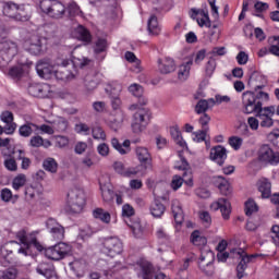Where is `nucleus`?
Returning a JSON list of instances; mask_svg holds the SVG:
<instances>
[{"mask_svg": "<svg viewBox=\"0 0 279 279\" xmlns=\"http://www.w3.org/2000/svg\"><path fill=\"white\" fill-rule=\"evenodd\" d=\"M256 80H263V75L253 72L247 84L248 86H254V90H247L242 94L243 110H247L250 104L252 108H254L258 102L263 104V101H269V94L263 90L265 84H254Z\"/></svg>", "mask_w": 279, "mask_h": 279, "instance_id": "nucleus-1", "label": "nucleus"}, {"mask_svg": "<svg viewBox=\"0 0 279 279\" xmlns=\"http://www.w3.org/2000/svg\"><path fill=\"white\" fill-rule=\"evenodd\" d=\"M86 206V195L83 190L73 189L68 193V206L66 210L77 215L84 210Z\"/></svg>", "mask_w": 279, "mask_h": 279, "instance_id": "nucleus-2", "label": "nucleus"}, {"mask_svg": "<svg viewBox=\"0 0 279 279\" xmlns=\"http://www.w3.org/2000/svg\"><path fill=\"white\" fill-rule=\"evenodd\" d=\"M39 8L44 14L51 16V19H62L66 12V8L58 0H41Z\"/></svg>", "mask_w": 279, "mask_h": 279, "instance_id": "nucleus-3", "label": "nucleus"}, {"mask_svg": "<svg viewBox=\"0 0 279 279\" xmlns=\"http://www.w3.org/2000/svg\"><path fill=\"white\" fill-rule=\"evenodd\" d=\"M149 121H151V111L147 108L138 109L133 114V122H132V131L134 134H141L147 125H149Z\"/></svg>", "mask_w": 279, "mask_h": 279, "instance_id": "nucleus-4", "label": "nucleus"}, {"mask_svg": "<svg viewBox=\"0 0 279 279\" xmlns=\"http://www.w3.org/2000/svg\"><path fill=\"white\" fill-rule=\"evenodd\" d=\"M19 52L16 43L12 40H4L0 43V69H5Z\"/></svg>", "mask_w": 279, "mask_h": 279, "instance_id": "nucleus-5", "label": "nucleus"}, {"mask_svg": "<svg viewBox=\"0 0 279 279\" xmlns=\"http://www.w3.org/2000/svg\"><path fill=\"white\" fill-rule=\"evenodd\" d=\"M102 254L114 258V256L123 253V242L117 236L105 238L102 240Z\"/></svg>", "mask_w": 279, "mask_h": 279, "instance_id": "nucleus-6", "label": "nucleus"}, {"mask_svg": "<svg viewBox=\"0 0 279 279\" xmlns=\"http://www.w3.org/2000/svg\"><path fill=\"white\" fill-rule=\"evenodd\" d=\"M257 158L264 165H279V151H275L270 145L264 144L257 150Z\"/></svg>", "mask_w": 279, "mask_h": 279, "instance_id": "nucleus-7", "label": "nucleus"}, {"mask_svg": "<svg viewBox=\"0 0 279 279\" xmlns=\"http://www.w3.org/2000/svg\"><path fill=\"white\" fill-rule=\"evenodd\" d=\"M71 254V245L60 242L45 250V256L50 260H62Z\"/></svg>", "mask_w": 279, "mask_h": 279, "instance_id": "nucleus-8", "label": "nucleus"}, {"mask_svg": "<svg viewBox=\"0 0 279 279\" xmlns=\"http://www.w3.org/2000/svg\"><path fill=\"white\" fill-rule=\"evenodd\" d=\"M56 66L58 69L70 68V66H78L80 69H86V66L90 65V59L83 57V58H74V60L64 57V54L58 57L54 61Z\"/></svg>", "mask_w": 279, "mask_h": 279, "instance_id": "nucleus-9", "label": "nucleus"}, {"mask_svg": "<svg viewBox=\"0 0 279 279\" xmlns=\"http://www.w3.org/2000/svg\"><path fill=\"white\" fill-rule=\"evenodd\" d=\"M244 114H254L257 118H270L274 119V114H276V107H263V102H257L255 107H252V102H248V107L246 110H243Z\"/></svg>", "mask_w": 279, "mask_h": 279, "instance_id": "nucleus-10", "label": "nucleus"}, {"mask_svg": "<svg viewBox=\"0 0 279 279\" xmlns=\"http://www.w3.org/2000/svg\"><path fill=\"white\" fill-rule=\"evenodd\" d=\"M25 51L33 56H39L43 52V37L34 34L31 35L23 44Z\"/></svg>", "mask_w": 279, "mask_h": 279, "instance_id": "nucleus-11", "label": "nucleus"}, {"mask_svg": "<svg viewBox=\"0 0 279 279\" xmlns=\"http://www.w3.org/2000/svg\"><path fill=\"white\" fill-rule=\"evenodd\" d=\"M233 254H238L240 256L241 260L236 266V278L243 279L245 277V270L247 269V264L252 263V258H258V254L253 255H243L241 254V251H238L236 248L231 250Z\"/></svg>", "mask_w": 279, "mask_h": 279, "instance_id": "nucleus-12", "label": "nucleus"}, {"mask_svg": "<svg viewBox=\"0 0 279 279\" xmlns=\"http://www.w3.org/2000/svg\"><path fill=\"white\" fill-rule=\"evenodd\" d=\"M137 159L140 161V167L144 171H151L153 163H151V154L146 147H137L135 150Z\"/></svg>", "mask_w": 279, "mask_h": 279, "instance_id": "nucleus-13", "label": "nucleus"}, {"mask_svg": "<svg viewBox=\"0 0 279 279\" xmlns=\"http://www.w3.org/2000/svg\"><path fill=\"white\" fill-rule=\"evenodd\" d=\"M77 65H71L70 68H58L54 71V76L57 80L61 82H71V80H75L77 77Z\"/></svg>", "mask_w": 279, "mask_h": 279, "instance_id": "nucleus-14", "label": "nucleus"}, {"mask_svg": "<svg viewBox=\"0 0 279 279\" xmlns=\"http://www.w3.org/2000/svg\"><path fill=\"white\" fill-rule=\"evenodd\" d=\"M198 267L205 271L207 276H213V263H215V253L213 251H207L202 253L199 258Z\"/></svg>", "mask_w": 279, "mask_h": 279, "instance_id": "nucleus-15", "label": "nucleus"}, {"mask_svg": "<svg viewBox=\"0 0 279 279\" xmlns=\"http://www.w3.org/2000/svg\"><path fill=\"white\" fill-rule=\"evenodd\" d=\"M46 228L56 241H62V239H64V227H62L56 219L49 218L46 221Z\"/></svg>", "mask_w": 279, "mask_h": 279, "instance_id": "nucleus-16", "label": "nucleus"}, {"mask_svg": "<svg viewBox=\"0 0 279 279\" xmlns=\"http://www.w3.org/2000/svg\"><path fill=\"white\" fill-rule=\"evenodd\" d=\"M37 274L44 276L46 279H58V274H56V267L51 263H40L36 267Z\"/></svg>", "mask_w": 279, "mask_h": 279, "instance_id": "nucleus-17", "label": "nucleus"}, {"mask_svg": "<svg viewBox=\"0 0 279 279\" xmlns=\"http://www.w3.org/2000/svg\"><path fill=\"white\" fill-rule=\"evenodd\" d=\"M137 265L141 269L140 272V278L142 279H154V275L156 274V268H154V264L145 260V259H140L137 262Z\"/></svg>", "mask_w": 279, "mask_h": 279, "instance_id": "nucleus-18", "label": "nucleus"}, {"mask_svg": "<svg viewBox=\"0 0 279 279\" xmlns=\"http://www.w3.org/2000/svg\"><path fill=\"white\" fill-rule=\"evenodd\" d=\"M227 158H228V150L226 149V147L218 145L211 148L210 159L214 160V162H217L219 167H223V162H226Z\"/></svg>", "mask_w": 279, "mask_h": 279, "instance_id": "nucleus-19", "label": "nucleus"}, {"mask_svg": "<svg viewBox=\"0 0 279 279\" xmlns=\"http://www.w3.org/2000/svg\"><path fill=\"white\" fill-rule=\"evenodd\" d=\"M211 210H220L223 219H230V201L228 198H219L216 203L210 206Z\"/></svg>", "mask_w": 279, "mask_h": 279, "instance_id": "nucleus-20", "label": "nucleus"}, {"mask_svg": "<svg viewBox=\"0 0 279 279\" xmlns=\"http://www.w3.org/2000/svg\"><path fill=\"white\" fill-rule=\"evenodd\" d=\"M36 71L43 80H51V75H53V73L56 74V72H53V65L49 64L47 61H38Z\"/></svg>", "mask_w": 279, "mask_h": 279, "instance_id": "nucleus-21", "label": "nucleus"}, {"mask_svg": "<svg viewBox=\"0 0 279 279\" xmlns=\"http://www.w3.org/2000/svg\"><path fill=\"white\" fill-rule=\"evenodd\" d=\"M74 36L77 40L85 43V45H90V43H93V35L88 28L84 27V25H78L74 28Z\"/></svg>", "mask_w": 279, "mask_h": 279, "instance_id": "nucleus-22", "label": "nucleus"}, {"mask_svg": "<svg viewBox=\"0 0 279 279\" xmlns=\"http://www.w3.org/2000/svg\"><path fill=\"white\" fill-rule=\"evenodd\" d=\"M258 192L262 193V199L271 197V181L269 179H260L257 182Z\"/></svg>", "mask_w": 279, "mask_h": 279, "instance_id": "nucleus-23", "label": "nucleus"}, {"mask_svg": "<svg viewBox=\"0 0 279 279\" xmlns=\"http://www.w3.org/2000/svg\"><path fill=\"white\" fill-rule=\"evenodd\" d=\"M214 184L217 186L221 195H230L232 191L230 190V183L221 175L214 177Z\"/></svg>", "mask_w": 279, "mask_h": 279, "instance_id": "nucleus-24", "label": "nucleus"}, {"mask_svg": "<svg viewBox=\"0 0 279 279\" xmlns=\"http://www.w3.org/2000/svg\"><path fill=\"white\" fill-rule=\"evenodd\" d=\"M111 145L114 149H117V151H119V154H121V156H125V154H130L131 148V142L130 140H125L122 144L119 143V140L117 137H113L111 140Z\"/></svg>", "mask_w": 279, "mask_h": 279, "instance_id": "nucleus-25", "label": "nucleus"}, {"mask_svg": "<svg viewBox=\"0 0 279 279\" xmlns=\"http://www.w3.org/2000/svg\"><path fill=\"white\" fill-rule=\"evenodd\" d=\"M36 128H38V124H35L34 122H26L19 128V134L22 138H29L34 132L36 133Z\"/></svg>", "mask_w": 279, "mask_h": 279, "instance_id": "nucleus-26", "label": "nucleus"}, {"mask_svg": "<svg viewBox=\"0 0 279 279\" xmlns=\"http://www.w3.org/2000/svg\"><path fill=\"white\" fill-rule=\"evenodd\" d=\"M150 215H153L156 219H160L165 215V210H167V207L158 199H155L150 207Z\"/></svg>", "mask_w": 279, "mask_h": 279, "instance_id": "nucleus-27", "label": "nucleus"}, {"mask_svg": "<svg viewBox=\"0 0 279 279\" xmlns=\"http://www.w3.org/2000/svg\"><path fill=\"white\" fill-rule=\"evenodd\" d=\"M158 63H159V71L163 75H167L169 73H173V71H175V61H173V59H171V58H166L163 63L159 59Z\"/></svg>", "mask_w": 279, "mask_h": 279, "instance_id": "nucleus-28", "label": "nucleus"}, {"mask_svg": "<svg viewBox=\"0 0 279 279\" xmlns=\"http://www.w3.org/2000/svg\"><path fill=\"white\" fill-rule=\"evenodd\" d=\"M84 87L87 90V93H93L97 86H99V78H97L96 74H87L84 77Z\"/></svg>", "mask_w": 279, "mask_h": 279, "instance_id": "nucleus-29", "label": "nucleus"}, {"mask_svg": "<svg viewBox=\"0 0 279 279\" xmlns=\"http://www.w3.org/2000/svg\"><path fill=\"white\" fill-rule=\"evenodd\" d=\"M190 178L189 179H182V177L175 174L172 177V181H171V189H173V191H178V189H180L182 186V184H186V186H193V181L191 180V174H189Z\"/></svg>", "mask_w": 279, "mask_h": 279, "instance_id": "nucleus-30", "label": "nucleus"}, {"mask_svg": "<svg viewBox=\"0 0 279 279\" xmlns=\"http://www.w3.org/2000/svg\"><path fill=\"white\" fill-rule=\"evenodd\" d=\"M210 104L211 106H214L216 104L215 99L210 98L209 100H206V99L198 100V102L195 106L196 114H206V112L210 108Z\"/></svg>", "mask_w": 279, "mask_h": 279, "instance_id": "nucleus-31", "label": "nucleus"}, {"mask_svg": "<svg viewBox=\"0 0 279 279\" xmlns=\"http://www.w3.org/2000/svg\"><path fill=\"white\" fill-rule=\"evenodd\" d=\"M19 8H21V5L14 2H5L3 5L4 16H9V19H15L19 12Z\"/></svg>", "mask_w": 279, "mask_h": 279, "instance_id": "nucleus-32", "label": "nucleus"}, {"mask_svg": "<svg viewBox=\"0 0 279 279\" xmlns=\"http://www.w3.org/2000/svg\"><path fill=\"white\" fill-rule=\"evenodd\" d=\"M147 29L151 36H158L160 34V25H158V17L150 15L147 22Z\"/></svg>", "mask_w": 279, "mask_h": 279, "instance_id": "nucleus-33", "label": "nucleus"}, {"mask_svg": "<svg viewBox=\"0 0 279 279\" xmlns=\"http://www.w3.org/2000/svg\"><path fill=\"white\" fill-rule=\"evenodd\" d=\"M105 90L109 97H119L123 90V87L119 82H111L107 85Z\"/></svg>", "mask_w": 279, "mask_h": 279, "instance_id": "nucleus-34", "label": "nucleus"}, {"mask_svg": "<svg viewBox=\"0 0 279 279\" xmlns=\"http://www.w3.org/2000/svg\"><path fill=\"white\" fill-rule=\"evenodd\" d=\"M28 94H31L32 97H45L47 90H45V86L38 83H33L28 86Z\"/></svg>", "mask_w": 279, "mask_h": 279, "instance_id": "nucleus-35", "label": "nucleus"}, {"mask_svg": "<svg viewBox=\"0 0 279 279\" xmlns=\"http://www.w3.org/2000/svg\"><path fill=\"white\" fill-rule=\"evenodd\" d=\"M170 134L174 143L179 145V147H186V142L182 138V133L180 132V129L178 126H171Z\"/></svg>", "mask_w": 279, "mask_h": 279, "instance_id": "nucleus-36", "label": "nucleus"}, {"mask_svg": "<svg viewBox=\"0 0 279 279\" xmlns=\"http://www.w3.org/2000/svg\"><path fill=\"white\" fill-rule=\"evenodd\" d=\"M192 64H193V60H190L185 64L180 65L179 72H178V77L181 82H185V80L189 78Z\"/></svg>", "mask_w": 279, "mask_h": 279, "instance_id": "nucleus-37", "label": "nucleus"}, {"mask_svg": "<svg viewBox=\"0 0 279 279\" xmlns=\"http://www.w3.org/2000/svg\"><path fill=\"white\" fill-rule=\"evenodd\" d=\"M172 215L175 223L182 225L184 221V211L182 210V206L177 202L172 203Z\"/></svg>", "mask_w": 279, "mask_h": 279, "instance_id": "nucleus-38", "label": "nucleus"}, {"mask_svg": "<svg viewBox=\"0 0 279 279\" xmlns=\"http://www.w3.org/2000/svg\"><path fill=\"white\" fill-rule=\"evenodd\" d=\"M0 120L5 123V125H14V132H16L17 124L14 122V113H12V111H2Z\"/></svg>", "mask_w": 279, "mask_h": 279, "instance_id": "nucleus-39", "label": "nucleus"}, {"mask_svg": "<svg viewBox=\"0 0 279 279\" xmlns=\"http://www.w3.org/2000/svg\"><path fill=\"white\" fill-rule=\"evenodd\" d=\"M93 215L95 219H100L102 223H110V219H111L110 213L104 210V208L94 209Z\"/></svg>", "mask_w": 279, "mask_h": 279, "instance_id": "nucleus-40", "label": "nucleus"}, {"mask_svg": "<svg viewBox=\"0 0 279 279\" xmlns=\"http://www.w3.org/2000/svg\"><path fill=\"white\" fill-rule=\"evenodd\" d=\"M43 167L45 171H49V173H58V161L51 157L44 160Z\"/></svg>", "mask_w": 279, "mask_h": 279, "instance_id": "nucleus-41", "label": "nucleus"}, {"mask_svg": "<svg viewBox=\"0 0 279 279\" xmlns=\"http://www.w3.org/2000/svg\"><path fill=\"white\" fill-rule=\"evenodd\" d=\"M208 132H210V128H205V129L194 132L193 141L195 143H204L205 142L206 145H208V142L206 141V136H208Z\"/></svg>", "mask_w": 279, "mask_h": 279, "instance_id": "nucleus-42", "label": "nucleus"}, {"mask_svg": "<svg viewBox=\"0 0 279 279\" xmlns=\"http://www.w3.org/2000/svg\"><path fill=\"white\" fill-rule=\"evenodd\" d=\"M254 213H258V204H256L254 198H248L245 202V215L246 217H252Z\"/></svg>", "mask_w": 279, "mask_h": 279, "instance_id": "nucleus-43", "label": "nucleus"}, {"mask_svg": "<svg viewBox=\"0 0 279 279\" xmlns=\"http://www.w3.org/2000/svg\"><path fill=\"white\" fill-rule=\"evenodd\" d=\"M100 191L104 202H112V199H114V191H112L108 185L100 183Z\"/></svg>", "mask_w": 279, "mask_h": 279, "instance_id": "nucleus-44", "label": "nucleus"}, {"mask_svg": "<svg viewBox=\"0 0 279 279\" xmlns=\"http://www.w3.org/2000/svg\"><path fill=\"white\" fill-rule=\"evenodd\" d=\"M3 157L4 159V167L8 171H16L19 169V166L16 165V159L12 157V154L7 155L4 154Z\"/></svg>", "mask_w": 279, "mask_h": 279, "instance_id": "nucleus-45", "label": "nucleus"}, {"mask_svg": "<svg viewBox=\"0 0 279 279\" xmlns=\"http://www.w3.org/2000/svg\"><path fill=\"white\" fill-rule=\"evenodd\" d=\"M191 242L193 243V245H206V243H208V240L206 239V236H202L199 234V230H195L191 234Z\"/></svg>", "mask_w": 279, "mask_h": 279, "instance_id": "nucleus-46", "label": "nucleus"}, {"mask_svg": "<svg viewBox=\"0 0 279 279\" xmlns=\"http://www.w3.org/2000/svg\"><path fill=\"white\" fill-rule=\"evenodd\" d=\"M29 19H32V14H29V11H25V7H20L17 10V13L15 14L14 21H20L22 23L27 22Z\"/></svg>", "mask_w": 279, "mask_h": 279, "instance_id": "nucleus-47", "label": "nucleus"}, {"mask_svg": "<svg viewBox=\"0 0 279 279\" xmlns=\"http://www.w3.org/2000/svg\"><path fill=\"white\" fill-rule=\"evenodd\" d=\"M92 136L95 141H106V131L104 128L96 125L92 128Z\"/></svg>", "mask_w": 279, "mask_h": 279, "instance_id": "nucleus-48", "label": "nucleus"}, {"mask_svg": "<svg viewBox=\"0 0 279 279\" xmlns=\"http://www.w3.org/2000/svg\"><path fill=\"white\" fill-rule=\"evenodd\" d=\"M72 269L75 271L77 278H84V274L86 271V264L82 262H73Z\"/></svg>", "mask_w": 279, "mask_h": 279, "instance_id": "nucleus-49", "label": "nucleus"}, {"mask_svg": "<svg viewBox=\"0 0 279 279\" xmlns=\"http://www.w3.org/2000/svg\"><path fill=\"white\" fill-rule=\"evenodd\" d=\"M16 239H19L20 243L22 245H24V247H26L27 250H29V241L32 239V235H29V238L27 236V231H25V229L20 230L16 233Z\"/></svg>", "mask_w": 279, "mask_h": 279, "instance_id": "nucleus-50", "label": "nucleus"}, {"mask_svg": "<svg viewBox=\"0 0 279 279\" xmlns=\"http://www.w3.org/2000/svg\"><path fill=\"white\" fill-rule=\"evenodd\" d=\"M74 132H76V134H83L84 136H90L92 130L90 126H88V124L80 122L75 124Z\"/></svg>", "mask_w": 279, "mask_h": 279, "instance_id": "nucleus-51", "label": "nucleus"}, {"mask_svg": "<svg viewBox=\"0 0 279 279\" xmlns=\"http://www.w3.org/2000/svg\"><path fill=\"white\" fill-rule=\"evenodd\" d=\"M201 19H196V22L199 27H211L213 23L210 22V16L208 15V11L202 13Z\"/></svg>", "mask_w": 279, "mask_h": 279, "instance_id": "nucleus-52", "label": "nucleus"}, {"mask_svg": "<svg viewBox=\"0 0 279 279\" xmlns=\"http://www.w3.org/2000/svg\"><path fill=\"white\" fill-rule=\"evenodd\" d=\"M147 172V170H144L143 168H141V166H137L135 168H126L124 170V174L123 178H133V175H136L137 173H145Z\"/></svg>", "mask_w": 279, "mask_h": 279, "instance_id": "nucleus-53", "label": "nucleus"}, {"mask_svg": "<svg viewBox=\"0 0 279 279\" xmlns=\"http://www.w3.org/2000/svg\"><path fill=\"white\" fill-rule=\"evenodd\" d=\"M68 12H69V15L71 17H73V16H82L84 14L82 12V10L80 9V5H77V3H75V2H71L68 5Z\"/></svg>", "mask_w": 279, "mask_h": 279, "instance_id": "nucleus-54", "label": "nucleus"}, {"mask_svg": "<svg viewBox=\"0 0 279 279\" xmlns=\"http://www.w3.org/2000/svg\"><path fill=\"white\" fill-rule=\"evenodd\" d=\"M25 182H27V179L25 178V174H19L13 180V189L15 191H19V189L25 186Z\"/></svg>", "mask_w": 279, "mask_h": 279, "instance_id": "nucleus-55", "label": "nucleus"}, {"mask_svg": "<svg viewBox=\"0 0 279 279\" xmlns=\"http://www.w3.org/2000/svg\"><path fill=\"white\" fill-rule=\"evenodd\" d=\"M19 271L16 268H8L7 270L2 271L0 275V279H16Z\"/></svg>", "mask_w": 279, "mask_h": 279, "instance_id": "nucleus-56", "label": "nucleus"}, {"mask_svg": "<svg viewBox=\"0 0 279 279\" xmlns=\"http://www.w3.org/2000/svg\"><path fill=\"white\" fill-rule=\"evenodd\" d=\"M32 246L35 247L37 252H43L45 250L43 244H40V242H38V239H36V235H34L33 233L31 234V240L28 242V250Z\"/></svg>", "mask_w": 279, "mask_h": 279, "instance_id": "nucleus-57", "label": "nucleus"}, {"mask_svg": "<svg viewBox=\"0 0 279 279\" xmlns=\"http://www.w3.org/2000/svg\"><path fill=\"white\" fill-rule=\"evenodd\" d=\"M35 134H53V128L48 124L37 125L35 128Z\"/></svg>", "mask_w": 279, "mask_h": 279, "instance_id": "nucleus-58", "label": "nucleus"}, {"mask_svg": "<svg viewBox=\"0 0 279 279\" xmlns=\"http://www.w3.org/2000/svg\"><path fill=\"white\" fill-rule=\"evenodd\" d=\"M108 47V41L104 38H99L96 41L95 53H104Z\"/></svg>", "mask_w": 279, "mask_h": 279, "instance_id": "nucleus-59", "label": "nucleus"}, {"mask_svg": "<svg viewBox=\"0 0 279 279\" xmlns=\"http://www.w3.org/2000/svg\"><path fill=\"white\" fill-rule=\"evenodd\" d=\"M229 145L232 146L233 149L239 150L241 149V146L243 145V138L239 137V136H231L229 138Z\"/></svg>", "mask_w": 279, "mask_h": 279, "instance_id": "nucleus-60", "label": "nucleus"}, {"mask_svg": "<svg viewBox=\"0 0 279 279\" xmlns=\"http://www.w3.org/2000/svg\"><path fill=\"white\" fill-rule=\"evenodd\" d=\"M199 219L205 228H210V223H213V218L210 217V214L208 211H202L199 214Z\"/></svg>", "mask_w": 279, "mask_h": 279, "instance_id": "nucleus-61", "label": "nucleus"}, {"mask_svg": "<svg viewBox=\"0 0 279 279\" xmlns=\"http://www.w3.org/2000/svg\"><path fill=\"white\" fill-rule=\"evenodd\" d=\"M216 69H217V61H215V59L209 60L205 69L207 77H213V73H215Z\"/></svg>", "mask_w": 279, "mask_h": 279, "instance_id": "nucleus-62", "label": "nucleus"}, {"mask_svg": "<svg viewBox=\"0 0 279 279\" xmlns=\"http://www.w3.org/2000/svg\"><path fill=\"white\" fill-rule=\"evenodd\" d=\"M129 92H131L134 97H141L144 93V89L143 86H141L140 84H132L129 87Z\"/></svg>", "mask_w": 279, "mask_h": 279, "instance_id": "nucleus-63", "label": "nucleus"}, {"mask_svg": "<svg viewBox=\"0 0 279 279\" xmlns=\"http://www.w3.org/2000/svg\"><path fill=\"white\" fill-rule=\"evenodd\" d=\"M29 145L31 147H35V148L43 147V136L35 135L31 137Z\"/></svg>", "mask_w": 279, "mask_h": 279, "instance_id": "nucleus-64", "label": "nucleus"}]
</instances>
